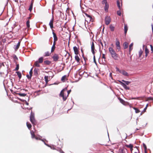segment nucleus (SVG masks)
<instances>
[{
    "instance_id": "f257e3e1",
    "label": "nucleus",
    "mask_w": 153,
    "mask_h": 153,
    "mask_svg": "<svg viewBox=\"0 0 153 153\" xmlns=\"http://www.w3.org/2000/svg\"><path fill=\"white\" fill-rule=\"evenodd\" d=\"M108 50L112 57L115 60H118L119 58V55L116 53L113 48L111 47H109Z\"/></svg>"
},
{
    "instance_id": "f03ea898",
    "label": "nucleus",
    "mask_w": 153,
    "mask_h": 153,
    "mask_svg": "<svg viewBox=\"0 0 153 153\" xmlns=\"http://www.w3.org/2000/svg\"><path fill=\"white\" fill-rule=\"evenodd\" d=\"M67 88H65L61 91L59 95L60 97H62L64 101H65L68 97V95H67Z\"/></svg>"
},
{
    "instance_id": "7ed1b4c3",
    "label": "nucleus",
    "mask_w": 153,
    "mask_h": 153,
    "mask_svg": "<svg viewBox=\"0 0 153 153\" xmlns=\"http://www.w3.org/2000/svg\"><path fill=\"white\" fill-rule=\"evenodd\" d=\"M30 120L33 126L36 125L37 122L35 118L34 114L31 111L30 116Z\"/></svg>"
},
{
    "instance_id": "20e7f679",
    "label": "nucleus",
    "mask_w": 153,
    "mask_h": 153,
    "mask_svg": "<svg viewBox=\"0 0 153 153\" xmlns=\"http://www.w3.org/2000/svg\"><path fill=\"white\" fill-rule=\"evenodd\" d=\"M102 4H105V6L104 7V10L106 12H108L109 5L108 4V3L107 0H103L102 2Z\"/></svg>"
},
{
    "instance_id": "39448f33",
    "label": "nucleus",
    "mask_w": 153,
    "mask_h": 153,
    "mask_svg": "<svg viewBox=\"0 0 153 153\" xmlns=\"http://www.w3.org/2000/svg\"><path fill=\"white\" fill-rule=\"evenodd\" d=\"M116 71H118L120 73L125 76H128L129 75L128 73L124 70H120L117 67L116 68Z\"/></svg>"
},
{
    "instance_id": "423d86ee",
    "label": "nucleus",
    "mask_w": 153,
    "mask_h": 153,
    "mask_svg": "<svg viewBox=\"0 0 153 153\" xmlns=\"http://www.w3.org/2000/svg\"><path fill=\"white\" fill-rule=\"evenodd\" d=\"M52 58L53 61L54 62H57L59 61V54L56 53H54Z\"/></svg>"
},
{
    "instance_id": "0eeeda50",
    "label": "nucleus",
    "mask_w": 153,
    "mask_h": 153,
    "mask_svg": "<svg viewBox=\"0 0 153 153\" xmlns=\"http://www.w3.org/2000/svg\"><path fill=\"white\" fill-rule=\"evenodd\" d=\"M105 24L106 25H108L111 22V19L110 16H106L105 18Z\"/></svg>"
},
{
    "instance_id": "6e6552de",
    "label": "nucleus",
    "mask_w": 153,
    "mask_h": 153,
    "mask_svg": "<svg viewBox=\"0 0 153 153\" xmlns=\"http://www.w3.org/2000/svg\"><path fill=\"white\" fill-rule=\"evenodd\" d=\"M85 14L87 17V18H85V21H86L87 22H90L92 21V18L90 15L86 13H85Z\"/></svg>"
},
{
    "instance_id": "1a4fd4ad",
    "label": "nucleus",
    "mask_w": 153,
    "mask_h": 153,
    "mask_svg": "<svg viewBox=\"0 0 153 153\" xmlns=\"http://www.w3.org/2000/svg\"><path fill=\"white\" fill-rule=\"evenodd\" d=\"M91 51L93 55L95 54V52L97 51L95 49V46L94 42H93L91 45Z\"/></svg>"
},
{
    "instance_id": "9d476101",
    "label": "nucleus",
    "mask_w": 153,
    "mask_h": 153,
    "mask_svg": "<svg viewBox=\"0 0 153 153\" xmlns=\"http://www.w3.org/2000/svg\"><path fill=\"white\" fill-rule=\"evenodd\" d=\"M116 45L117 49L119 51L121 48V47L120 45V42L117 39H116Z\"/></svg>"
},
{
    "instance_id": "9b49d317",
    "label": "nucleus",
    "mask_w": 153,
    "mask_h": 153,
    "mask_svg": "<svg viewBox=\"0 0 153 153\" xmlns=\"http://www.w3.org/2000/svg\"><path fill=\"white\" fill-rule=\"evenodd\" d=\"M73 50L75 55H78L79 53V49L76 47H73Z\"/></svg>"
},
{
    "instance_id": "f8f14e48",
    "label": "nucleus",
    "mask_w": 153,
    "mask_h": 153,
    "mask_svg": "<svg viewBox=\"0 0 153 153\" xmlns=\"http://www.w3.org/2000/svg\"><path fill=\"white\" fill-rule=\"evenodd\" d=\"M119 100H120V102L123 104L126 105L128 103L126 102L124 100L122 99L120 97L118 98Z\"/></svg>"
},
{
    "instance_id": "ddd939ff",
    "label": "nucleus",
    "mask_w": 153,
    "mask_h": 153,
    "mask_svg": "<svg viewBox=\"0 0 153 153\" xmlns=\"http://www.w3.org/2000/svg\"><path fill=\"white\" fill-rule=\"evenodd\" d=\"M53 33H52L53 35V40H55L56 41H57L58 40V38L56 36V34L53 31H54L53 30H52Z\"/></svg>"
},
{
    "instance_id": "4468645a",
    "label": "nucleus",
    "mask_w": 153,
    "mask_h": 153,
    "mask_svg": "<svg viewBox=\"0 0 153 153\" xmlns=\"http://www.w3.org/2000/svg\"><path fill=\"white\" fill-rule=\"evenodd\" d=\"M127 149L125 148H120L119 149V151L121 153H126V151Z\"/></svg>"
},
{
    "instance_id": "2eb2a0df",
    "label": "nucleus",
    "mask_w": 153,
    "mask_h": 153,
    "mask_svg": "<svg viewBox=\"0 0 153 153\" xmlns=\"http://www.w3.org/2000/svg\"><path fill=\"white\" fill-rule=\"evenodd\" d=\"M53 18L50 21L49 25L50 26V27L51 29H52L53 28Z\"/></svg>"
},
{
    "instance_id": "dca6fc26",
    "label": "nucleus",
    "mask_w": 153,
    "mask_h": 153,
    "mask_svg": "<svg viewBox=\"0 0 153 153\" xmlns=\"http://www.w3.org/2000/svg\"><path fill=\"white\" fill-rule=\"evenodd\" d=\"M44 63L45 65H49L51 64V62L48 60H46L44 61Z\"/></svg>"
},
{
    "instance_id": "f3484780",
    "label": "nucleus",
    "mask_w": 153,
    "mask_h": 153,
    "mask_svg": "<svg viewBox=\"0 0 153 153\" xmlns=\"http://www.w3.org/2000/svg\"><path fill=\"white\" fill-rule=\"evenodd\" d=\"M75 59L76 61L78 63L80 62V59L79 57L78 56V55H76L75 56Z\"/></svg>"
},
{
    "instance_id": "a211bd4d",
    "label": "nucleus",
    "mask_w": 153,
    "mask_h": 153,
    "mask_svg": "<svg viewBox=\"0 0 153 153\" xmlns=\"http://www.w3.org/2000/svg\"><path fill=\"white\" fill-rule=\"evenodd\" d=\"M124 33L125 35H126L127 30H128V27L127 26V25L126 24H125L124 25Z\"/></svg>"
},
{
    "instance_id": "6ab92c4d",
    "label": "nucleus",
    "mask_w": 153,
    "mask_h": 153,
    "mask_svg": "<svg viewBox=\"0 0 153 153\" xmlns=\"http://www.w3.org/2000/svg\"><path fill=\"white\" fill-rule=\"evenodd\" d=\"M21 42L19 41L18 42L17 45H16L15 48V50L16 51L19 48V46H20Z\"/></svg>"
},
{
    "instance_id": "aec40b11",
    "label": "nucleus",
    "mask_w": 153,
    "mask_h": 153,
    "mask_svg": "<svg viewBox=\"0 0 153 153\" xmlns=\"http://www.w3.org/2000/svg\"><path fill=\"white\" fill-rule=\"evenodd\" d=\"M134 153H140L139 151L138 148L135 147L134 149Z\"/></svg>"
},
{
    "instance_id": "412c9836",
    "label": "nucleus",
    "mask_w": 153,
    "mask_h": 153,
    "mask_svg": "<svg viewBox=\"0 0 153 153\" xmlns=\"http://www.w3.org/2000/svg\"><path fill=\"white\" fill-rule=\"evenodd\" d=\"M109 28L110 30L111 31H114V30L115 27L112 25H110L109 26Z\"/></svg>"
},
{
    "instance_id": "4be33fe9",
    "label": "nucleus",
    "mask_w": 153,
    "mask_h": 153,
    "mask_svg": "<svg viewBox=\"0 0 153 153\" xmlns=\"http://www.w3.org/2000/svg\"><path fill=\"white\" fill-rule=\"evenodd\" d=\"M117 5L118 7L119 10H121V6L120 5V2L119 0H117Z\"/></svg>"
},
{
    "instance_id": "5701e85b",
    "label": "nucleus",
    "mask_w": 153,
    "mask_h": 153,
    "mask_svg": "<svg viewBox=\"0 0 153 153\" xmlns=\"http://www.w3.org/2000/svg\"><path fill=\"white\" fill-rule=\"evenodd\" d=\"M145 52L146 53L145 56L146 57L148 56L149 52V49L147 48L146 47L145 49Z\"/></svg>"
},
{
    "instance_id": "b1692460",
    "label": "nucleus",
    "mask_w": 153,
    "mask_h": 153,
    "mask_svg": "<svg viewBox=\"0 0 153 153\" xmlns=\"http://www.w3.org/2000/svg\"><path fill=\"white\" fill-rule=\"evenodd\" d=\"M43 58L42 57H41L39 58L38 61H37L40 63H41L43 62Z\"/></svg>"
},
{
    "instance_id": "393cba45",
    "label": "nucleus",
    "mask_w": 153,
    "mask_h": 153,
    "mask_svg": "<svg viewBox=\"0 0 153 153\" xmlns=\"http://www.w3.org/2000/svg\"><path fill=\"white\" fill-rule=\"evenodd\" d=\"M124 48V49H126L128 48V44L127 42H125L123 45Z\"/></svg>"
},
{
    "instance_id": "a878e982",
    "label": "nucleus",
    "mask_w": 153,
    "mask_h": 153,
    "mask_svg": "<svg viewBox=\"0 0 153 153\" xmlns=\"http://www.w3.org/2000/svg\"><path fill=\"white\" fill-rule=\"evenodd\" d=\"M51 53H50L49 51L46 52L45 53V55L44 56L45 57L49 56H50Z\"/></svg>"
},
{
    "instance_id": "bb28decb",
    "label": "nucleus",
    "mask_w": 153,
    "mask_h": 153,
    "mask_svg": "<svg viewBox=\"0 0 153 153\" xmlns=\"http://www.w3.org/2000/svg\"><path fill=\"white\" fill-rule=\"evenodd\" d=\"M26 125L27 127L29 129H30L31 128L32 126L29 123L27 122Z\"/></svg>"
},
{
    "instance_id": "cd10ccee",
    "label": "nucleus",
    "mask_w": 153,
    "mask_h": 153,
    "mask_svg": "<svg viewBox=\"0 0 153 153\" xmlns=\"http://www.w3.org/2000/svg\"><path fill=\"white\" fill-rule=\"evenodd\" d=\"M39 63H40L38 62V61H36L35 62L34 65L37 67H39L40 65Z\"/></svg>"
},
{
    "instance_id": "c85d7f7f",
    "label": "nucleus",
    "mask_w": 153,
    "mask_h": 153,
    "mask_svg": "<svg viewBox=\"0 0 153 153\" xmlns=\"http://www.w3.org/2000/svg\"><path fill=\"white\" fill-rule=\"evenodd\" d=\"M56 48V46L55 45H53L51 48V53L53 52Z\"/></svg>"
},
{
    "instance_id": "c756f323",
    "label": "nucleus",
    "mask_w": 153,
    "mask_h": 153,
    "mask_svg": "<svg viewBox=\"0 0 153 153\" xmlns=\"http://www.w3.org/2000/svg\"><path fill=\"white\" fill-rule=\"evenodd\" d=\"M30 21L29 20H27L26 22V24L27 27L28 29H29L30 27Z\"/></svg>"
},
{
    "instance_id": "7c9ffc66",
    "label": "nucleus",
    "mask_w": 153,
    "mask_h": 153,
    "mask_svg": "<svg viewBox=\"0 0 153 153\" xmlns=\"http://www.w3.org/2000/svg\"><path fill=\"white\" fill-rule=\"evenodd\" d=\"M34 74L35 76H37L38 74V71L37 69L35 68L34 70Z\"/></svg>"
},
{
    "instance_id": "2f4dec72",
    "label": "nucleus",
    "mask_w": 153,
    "mask_h": 153,
    "mask_svg": "<svg viewBox=\"0 0 153 153\" xmlns=\"http://www.w3.org/2000/svg\"><path fill=\"white\" fill-rule=\"evenodd\" d=\"M16 73H17L19 79H20L22 77V74L19 71H17Z\"/></svg>"
},
{
    "instance_id": "473e14b6",
    "label": "nucleus",
    "mask_w": 153,
    "mask_h": 153,
    "mask_svg": "<svg viewBox=\"0 0 153 153\" xmlns=\"http://www.w3.org/2000/svg\"><path fill=\"white\" fill-rule=\"evenodd\" d=\"M48 76H45L44 78L45 79V83L46 84H47L48 82Z\"/></svg>"
},
{
    "instance_id": "72a5a7b5",
    "label": "nucleus",
    "mask_w": 153,
    "mask_h": 153,
    "mask_svg": "<svg viewBox=\"0 0 153 153\" xmlns=\"http://www.w3.org/2000/svg\"><path fill=\"white\" fill-rule=\"evenodd\" d=\"M133 43H131L129 46V51L130 52L133 49Z\"/></svg>"
},
{
    "instance_id": "f704fd0d",
    "label": "nucleus",
    "mask_w": 153,
    "mask_h": 153,
    "mask_svg": "<svg viewBox=\"0 0 153 153\" xmlns=\"http://www.w3.org/2000/svg\"><path fill=\"white\" fill-rule=\"evenodd\" d=\"M122 81L125 82V84L126 85H128L130 83H131V82L128 81H125L124 80H122Z\"/></svg>"
},
{
    "instance_id": "c9c22d12",
    "label": "nucleus",
    "mask_w": 153,
    "mask_h": 153,
    "mask_svg": "<svg viewBox=\"0 0 153 153\" xmlns=\"http://www.w3.org/2000/svg\"><path fill=\"white\" fill-rule=\"evenodd\" d=\"M122 10V9H121V10H119L117 11V14L118 15L120 16L121 15V10Z\"/></svg>"
},
{
    "instance_id": "e433bc0d",
    "label": "nucleus",
    "mask_w": 153,
    "mask_h": 153,
    "mask_svg": "<svg viewBox=\"0 0 153 153\" xmlns=\"http://www.w3.org/2000/svg\"><path fill=\"white\" fill-rule=\"evenodd\" d=\"M123 84V86L124 88L126 90H129L130 89L129 87L127 86L125 84Z\"/></svg>"
},
{
    "instance_id": "4c0bfd02",
    "label": "nucleus",
    "mask_w": 153,
    "mask_h": 153,
    "mask_svg": "<svg viewBox=\"0 0 153 153\" xmlns=\"http://www.w3.org/2000/svg\"><path fill=\"white\" fill-rule=\"evenodd\" d=\"M133 108L135 110L136 113H138L140 112V111L137 108L133 107Z\"/></svg>"
},
{
    "instance_id": "58836bf2",
    "label": "nucleus",
    "mask_w": 153,
    "mask_h": 153,
    "mask_svg": "<svg viewBox=\"0 0 153 153\" xmlns=\"http://www.w3.org/2000/svg\"><path fill=\"white\" fill-rule=\"evenodd\" d=\"M143 53V51L141 49H140L139 52V57H141Z\"/></svg>"
},
{
    "instance_id": "ea45409f",
    "label": "nucleus",
    "mask_w": 153,
    "mask_h": 153,
    "mask_svg": "<svg viewBox=\"0 0 153 153\" xmlns=\"http://www.w3.org/2000/svg\"><path fill=\"white\" fill-rule=\"evenodd\" d=\"M33 4H30V6L29 8V10L30 11V12H31V11L32 10V8H33Z\"/></svg>"
},
{
    "instance_id": "a19ab883",
    "label": "nucleus",
    "mask_w": 153,
    "mask_h": 153,
    "mask_svg": "<svg viewBox=\"0 0 153 153\" xmlns=\"http://www.w3.org/2000/svg\"><path fill=\"white\" fill-rule=\"evenodd\" d=\"M31 138H34L36 136L35 135V134H34V132H31Z\"/></svg>"
},
{
    "instance_id": "79ce46f5",
    "label": "nucleus",
    "mask_w": 153,
    "mask_h": 153,
    "mask_svg": "<svg viewBox=\"0 0 153 153\" xmlns=\"http://www.w3.org/2000/svg\"><path fill=\"white\" fill-rule=\"evenodd\" d=\"M66 77L67 76L66 75H64L63 76L61 80L63 82H64L66 78Z\"/></svg>"
},
{
    "instance_id": "37998d69",
    "label": "nucleus",
    "mask_w": 153,
    "mask_h": 153,
    "mask_svg": "<svg viewBox=\"0 0 153 153\" xmlns=\"http://www.w3.org/2000/svg\"><path fill=\"white\" fill-rule=\"evenodd\" d=\"M125 146L128 147V148H133V145H132L131 144H130L129 145H125Z\"/></svg>"
},
{
    "instance_id": "c03bdc74",
    "label": "nucleus",
    "mask_w": 153,
    "mask_h": 153,
    "mask_svg": "<svg viewBox=\"0 0 153 153\" xmlns=\"http://www.w3.org/2000/svg\"><path fill=\"white\" fill-rule=\"evenodd\" d=\"M105 54L102 53V59H104V61H105V59H106V57H105Z\"/></svg>"
},
{
    "instance_id": "a18cd8bd",
    "label": "nucleus",
    "mask_w": 153,
    "mask_h": 153,
    "mask_svg": "<svg viewBox=\"0 0 153 153\" xmlns=\"http://www.w3.org/2000/svg\"><path fill=\"white\" fill-rule=\"evenodd\" d=\"M19 95L22 97H25L26 95V94L24 93H19Z\"/></svg>"
},
{
    "instance_id": "49530a36",
    "label": "nucleus",
    "mask_w": 153,
    "mask_h": 153,
    "mask_svg": "<svg viewBox=\"0 0 153 153\" xmlns=\"http://www.w3.org/2000/svg\"><path fill=\"white\" fill-rule=\"evenodd\" d=\"M19 68V64H17L16 67L15 69V71H18Z\"/></svg>"
},
{
    "instance_id": "de8ad7c7",
    "label": "nucleus",
    "mask_w": 153,
    "mask_h": 153,
    "mask_svg": "<svg viewBox=\"0 0 153 153\" xmlns=\"http://www.w3.org/2000/svg\"><path fill=\"white\" fill-rule=\"evenodd\" d=\"M43 27H44V29H43V31L44 32L46 31L47 30V27H46V26L45 25H44L43 26Z\"/></svg>"
},
{
    "instance_id": "09e8293b",
    "label": "nucleus",
    "mask_w": 153,
    "mask_h": 153,
    "mask_svg": "<svg viewBox=\"0 0 153 153\" xmlns=\"http://www.w3.org/2000/svg\"><path fill=\"white\" fill-rule=\"evenodd\" d=\"M32 74H33V68H31V69H30V70L29 72L30 75L32 76Z\"/></svg>"
},
{
    "instance_id": "8fccbe9b",
    "label": "nucleus",
    "mask_w": 153,
    "mask_h": 153,
    "mask_svg": "<svg viewBox=\"0 0 153 153\" xmlns=\"http://www.w3.org/2000/svg\"><path fill=\"white\" fill-rule=\"evenodd\" d=\"M153 100V97H148L147 98V100Z\"/></svg>"
},
{
    "instance_id": "3c124183",
    "label": "nucleus",
    "mask_w": 153,
    "mask_h": 153,
    "mask_svg": "<svg viewBox=\"0 0 153 153\" xmlns=\"http://www.w3.org/2000/svg\"><path fill=\"white\" fill-rule=\"evenodd\" d=\"M143 147L145 149V151H146V149H147L145 143H143Z\"/></svg>"
},
{
    "instance_id": "603ef678",
    "label": "nucleus",
    "mask_w": 153,
    "mask_h": 153,
    "mask_svg": "<svg viewBox=\"0 0 153 153\" xmlns=\"http://www.w3.org/2000/svg\"><path fill=\"white\" fill-rule=\"evenodd\" d=\"M71 91V90H69L68 91L67 90V95H68V96L69 94H70V93Z\"/></svg>"
},
{
    "instance_id": "864d4df0",
    "label": "nucleus",
    "mask_w": 153,
    "mask_h": 153,
    "mask_svg": "<svg viewBox=\"0 0 153 153\" xmlns=\"http://www.w3.org/2000/svg\"><path fill=\"white\" fill-rule=\"evenodd\" d=\"M27 78L28 79H31V77H32V76H30V75H27V76H26Z\"/></svg>"
},
{
    "instance_id": "5fc2aeb1",
    "label": "nucleus",
    "mask_w": 153,
    "mask_h": 153,
    "mask_svg": "<svg viewBox=\"0 0 153 153\" xmlns=\"http://www.w3.org/2000/svg\"><path fill=\"white\" fill-rule=\"evenodd\" d=\"M140 98L139 97H132L131 99L132 100H139Z\"/></svg>"
},
{
    "instance_id": "6e6d98bb",
    "label": "nucleus",
    "mask_w": 153,
    "mask_h": 153,
    "mask_svg": "<svg viewBox=\"0 0 153 153\" xmlns=\"http://www.w3.org/2000/svg\"><path fill=\"white\" fill-rule=\"evenodd\" d=\"M150 47L151 48V50L152 51V53L153 52V46L152 45H150Z\"/></svg>"
},
{
    "instance_id": "4d7b16f0",
    "label": "nucleus",
    "mask_w": 153,
    "mask_h": 153,
    "mask_svg": "<svg viewBox=\"0 0 153 153\" xmlns=\"http://www.w3.org/2000/svg\"><path fill=\"white\" fill-rule=\"evenodd\" d=\"M146 109H147L146 107H145L144 109L143 110L142 112V113L145 112L146 111Z\"/></svg>"
},
{
    "instance_id": "13d9d810",
    "label": "nucleus",
    "mask_w": 153,
    "mask_h": 153,
    "mask_svg": "<svg viewBox=\"0 0 153 153\" xmlns=\"http://www.w3.org/2000/svg\"><path fill=\"white\" fill-rule=\"evenodd\" d=\"M13 59H15V60H18V59L17 57V56L16 55H15L14 56Z\"/></svg>"
},
{
    "instance_id": "bf43d9fd",
    "label": "nucleus",
    "mask_w": 153,
    "mask_h": 153,
    "mask_svg": "<svg viewBox=\"0 0 153 153\" xmlns=\"http://www.w3.org/2000/svg\"><path fill=\"white\" fill-rule=\"evenodd\" d=\"M34 138L37 140H40V138L37 136H36Z\"/></svg>"
},
{
    "instance_id": "052dcab7",
    "label": "nucleus",
    "mask_w": 153,
    "mask_h": 153,
    "mask_svg": "<svg viewBox=\"0 0 153 153\" xmlns=\"http://www.w3.org/2000/svg\"><path fill=\"white\" fill-rule=\"evenodd\" d=\"M59 151L61 153H64V152L61 149H60L59 150Z\"/></svg>"
},
{
    "instance_id": "680f3d73",
    "label": "nucleus",
    "mask_w": 153,
    "mask_h": 153,
    "mask_svg": "<svg viewBox=\"0 0 153 153\" xmlns=\"http://www.w3.org/2000/svg\"><path fill=\"white\" fill-rule=\"evenodd\" d=\"M57 41H56L55 40H53V45H56V42Z\"/></svg>"
},
{
    "instance_id": "e2e57ef3",
    "label": "nucleus",
    "mask_w": 153,
    "mask_h": 153,
    "mask_svg": "<svg viewBox=\"0 0 153 153\" xmlns=\"http://www.w3.org/2000/svg\"><path fill=\"white\" fill-rule=\"evenodd\" d=\"M83 57V59H84V60H85V61H86V60H87V59H86L85 57L84 56V54H82V55Z\"/></svg>"
},
{
    "instance_id": "0e129e2a",
    "label": "nucleus",
    "mask_w": 153,
    "mask_h": 153,
    "mask_svg": "<svg viewBox=\"0 0 153 153\" xmlns=\"http://www.w3.org/2000/svg\"><path fill=\"white\" fill-rule=\"evenodd\" d=\"M119 82H120V83L123 86V84H124V83L120 81H119Z\"/></svg>"
},
{
    "instance_id": "69168bd1",
    "label": "nucleus",
    "mask_w": 153,
    "mask_h": 153,
    "mask_svg": "<svg viewBox=\"0 0 153 153\" xmlns=\"http://www.w3.org/2000/svg\"><path fill=\"white\" fill-rule=\"evenodd\" d=\"M94 61H95L96 59H95V54L94 55Z\"/></svg>"
},
{
    "instance_id": "338daca9",
    "label": "nucleus",
    "mask_w": 153,
    "mask_h": 153,
    "mask_svg": "<svg viewBox=\"0 0 153 153\" xmlns=\"http://www.w3.org/2000/svg\"><path fill=\"white\" fill-rule=\"evenodd\" d=\"M151 26H152V33H153V25L152 24L151 25Z\"/></svg>"
},
{
    "instance_id": "774afa93",
    "label": "nucleus",
    "mask_w": 153,
    "mask_h": 153,
    "mask_svg": "<svg viewBox=\"0 0 153 153\" xmlns=\"http://www.w3.org/2000/svg\"><path fill=\"white\" fill-rule=\"evenodd\" d=\"M130 149L131 151V152H132V151L133 150V148H131Z\"/></svg>"
}]
</instances>
